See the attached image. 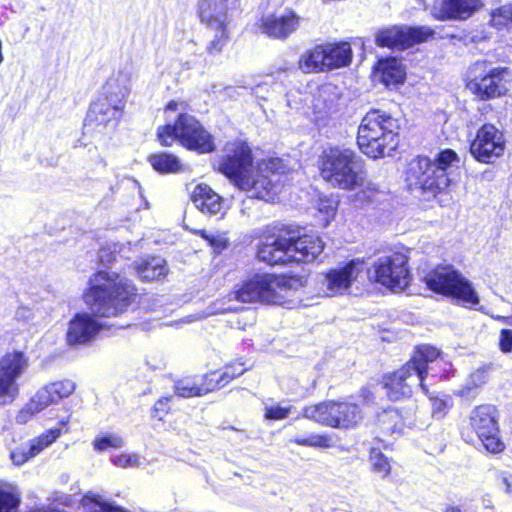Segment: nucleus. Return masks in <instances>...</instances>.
<instances>
[{
	"label": "nucleus",
	"instance_id": "1",
	"mask_svg": "<svg viewBox=\"0 0 512 512\" xmlns=\"http://www.w3.org/2000/svg\"><path fill=\"white\" fill-rule=\"evenodd\" d=\"M219 170L250 197L268 202L273 201L279 193L280 175L286 173L287 167L283 160L271 158L254 168L249 146L235 141L226 146Z\"/></svg>",
	"mask_w": 512,
	"mask_h": 512
},
{
	"label": "nucleus",
	"instance_id": "2",
	"mask_svg": "<svg viewBox=\"0 0 512 512\" xmlns=\"http://www.w3.org/2000/svg\"><path fill=\"white\" fill-rule=\"evenodd\" d=\"M134 283L114 271H99L90 280L85 302L92 314L115 317L124 313L136 297Z\"/></svg>",
	"mask_w": 512,
	"mask_h": 512
},
{
	"label": "nucleus",
	"instance_id": "3",
	"mask_svg": "<svg viewBox=\"0 0 512 512\" xmlns=\"http://www.w3.org/2000/svg\"><path fill=\"white\" fill-rule=\"evenodd\" d=\"M398 120L380 110H371L363 117L357 135L362 153L377 159L390 156L398 146Z\"/></svg>",
	"mask_w": 512,
	"mask_h": 512
},
{
	"label": "nucleus",
	"instance_id": "4",
	"mask_svg": "<svg viewBox=\"0 0 512 512\" xmlns=\"http://www.w3.org/2000/svg\"><path fill=\"white\" fill-rule=\"evenodd\" d=\"M459 162L457 153L451 149L440 151L433 160L417 157L409 164L407 180L411 186L435 195L449 186L451 170Z\"/></svg>",
	"mask_w": 512,
	"mask_h": 512
},
{
	"label": "nucleus",
	"instance_id": "5",
	"mask_svg": "<svg viewBox=\"0 0 512 512\" xmlns=\"http://www.w3.org/2000/svg\"><path fill=\"white\" fill-rule=\"evenodd\" d=\"M320 171L322 178L336 188L354 190L364 182L361 160L349 148L334 147L325 151Z\"/></svg>",
	"mask_w": 512,
	"mask_h": 512
},
{
	"label": "nucleus",
	"instance_id": "6",
	"mask_svg": "<svg viewBox=\"0 0 512 512\" xmlns=\"http://www.w3.org/2000/svg\"><path fill=\"white\" fill-rule=\"evenodd\" d=\"M291 283L284 276L273 274H256L245 280L237 289L228 294V301L242 303L263 302L281 304L290 294Z\"/></svg>",
	"mask_w": 512,
	"mask_h": 512
},
{
	"label": "nucleus",
	"instance_id": "7",
	"mask_svg": "<svg viewBox=\"0 0 512 512\" xmlns=\"http://www.w3.org/2000/svg\"><path fill=\"white\" fill-rule=\"evenodd\" d=\"M157 137L163 146H171L177 140L185 148L199 153H209L215 149L211 134L195 117L186 113L179 114L174 125L159 127Z\"/></svg>",
	"mask_w": 512,
	"mask_h": 512
},
{
	"label": "nucleus",
	"instance_id": "8",
	"mask_svg": "<svg viewBox=\"0 0 512 512\" xmlns=\"http://www.w3.org/2000/svg\"><path fill=\"white\" fill-rule=\"evenodd\" d=\"M157 137L163 146H171L177 140L185 148L199 153H209L215 149L211 134L195 117L186 113L179 114L174 125L159 127Z\"/></svg>",
	"mask_w": 512,
	"mask_h": 512
},
{
	"label": "nucleus",
	"instance_id": "9",
	"mask_svg": "<svg viewBox=\"0 0 512 512\" xmlns=\"http://www.w3.org/2000/svg\"><path fill=\"white\" fill-rule=\"evenodd\" d=\"M157 137L163 146H171L177 140L185 148L199 153H209L215 149L211 134L195 117L186 113L179 114L174 125L159 127Z\"/></svg>",
	"mask_w": 512,
	"mask_h": 512
},
{
	"label": "nucleus",
	"instance_id": "10",
	"mask_svg": "<svg viewBox=\"0 0 512 512\" xmlns=\"http://www.w3.org/2000/svg\"><path fill=\"white\" fill-rule=\"evenodd\" d=\"M432 291L455 297L467 305H477L479 297L472 283L450 265L437 266L424 277Z\"/></svg>",
	"mask_w": 512,
	"mask_h": 512
},
{
	"label": "nucleus",
	"instance_id": "11",
	"mask_svg": "<svg viewBox=\"0 0 512 512\" xmlns=\"http://www.w3.org/2000/svg\"><path fill=\"white\" fill-rule=\"evenodd\" d=\"M303 417L337 429H352L361 423L363 413L358 405L342 401H325L303 409Z\"/></svg>",
	"mask_w": 512,
	"mask_h": 512
},
{
	"label": "nucleus",
	"instance_id": "12",
	"mask_svg": "<svg viewBox=\"0 0 512 512\" xmlns=\"http://www.w3.org/2000/svg\"><path fill=\"white\" fill-rule=\"evenodd\" d=\"M407 262V256L400 252L382 255L374 261L368 276L391 291L401 292L411 280Z\"/></svg>",
	"mask_w": 512,
	"mask_h": 512
},
{
	"label": "nucleus",
	"instance_id": "13",
	"mask_svg": "<svg viewBox=\"0 0 512 512\" xmlns=\"http://www.w3.org/2000/svg\"><path fill=\"white\" fill-rule=\"evenodd\" d=\"M125 104L117 103L113 98L101 94L87 113L84 128L86 133L102 138L111 134L117 127Z\"/></svg>",
	"mask_w": 512,
	"mask_h": 512
},
{
	"label": "nucleus",
	"instance_id": "14",
	"mask_svg": "<svg viewBox=\"0 0 512 512\" xmlns=\"http://www.w3.org/2000/svg\"><path fill=\"white\" fill-rule=\"evenodd\" d=\"M481 71L467 84V88L481 100H488L506 94L511 88V74L505 67H491L477 63Z\"/></svg>",
	"mask_w": 512,
	"mask_h": 512
},
{
	"label": "nucleus",
	"instance_id": "15",
	"mask_svg": "<svg viewBox=\"0 0 512 512\" xmlns=\"http://www.w3.org/2000/svg\"><path fill=\"white\" fill-rule=\"evenodd\" d=\"M381 384L386 396L392 401L411 397L416 388H421L424 393L428 392L424 379L420 376L417 368L408 363L383 375Z\"/></svg>",
	"mask_w": 512,
	"mask_h": 512
},
{
	"label": "nucleus",
	"instance_id": "16",
	"mask_svg": "<svg viewBox=\"0 0 512 512\" xmlns=\"http://www.w3.org/2000/svg\"><path fill=\"white\" fill-rule=\"evenodd\" d=\"M29 360L23 352L6 353L0 358V405L14 401L19 393L17 379L28 368Z\"/></svg>",
	"mask_w": 512,
	"mask_h": 512
},
{
	"label": "nucleus",
	"instance_id": "17",
	"mask_svg": "<svg viewBox=\"0 0 512 512\" xmlns=\"http://www.w3.org/2000/svg\"><path fill=\"white\" fill-rule=\"evenodd\" d=\"M470 424L483 447L490 453H499L504 445L499 438L496 410L491 405H481L474 409Z\"/></svg>",
	"mask_w": 512,
	"mask_h": 512
},
{
	"label": "nucleus",
	"instance_id": "18",
	"mask_svg": "<svg viewBox=\"0 0 512 512\" xmlns=\"http://www.w3.org/2000/svg\"><path fill=\"white\" fill-rule=\"evenodd\" d=\"M505 151V139L492 124H484L478 129L470 143L469 152L475 160L481 163H493Z\"/></svg>",
	"mask_w": 512,
	"mask_h": 512
},
{
	"label": "nucleus",
	"instance_id": "19",
	"mask_svg": "<svg viewBox=\"0 0 512 512\" xmlns=\"http://www.w3.org/2000/svg\"><path fill=\"white\" fill-rule=\"evenodd\" d=\"M433 34L434 31L427 26H393L379 30L376 34V43L380 47H395L403 50L416 43L426 41Z\"/></svg>",
	"mask_w": 512,
	"mask_h": 512
},
{
	"label": "nucleus",
	"instance_id": "20",
	"mask_svg": "<svg viewBox=\"0 0 512 512\" xmlns=\"http://www.w3.org/2000/svg\"><path fill=\"white\" fill-rule=\"evenodd\" d=\"M364 269L363 261L353 259L344 265L328 270L323 281L326 295L336 296L344 294L350 289Z\"/></svg>",
	"mask_w": 512,
	"mask_h": 512
},
{
	"label": "nucleus",
	"instance_id": "21",
	"mask_svg": "<svg viewBox=\"0 0 512 512\" xmlns=\"http://www.w3.org/2000/svg\"><path fill=\"white\" fill-rule=\"evenodd\" d=\"M301 17L292 9L279 14H269L261 20V30L275 39H287L300 25Z\"/></svg>",
	"mask_w": 512,
	"mask_h": 512
},
{
	"label": "nucleus",
	"instance_id": "22",
	"mask_svg": "<svg viewBox=\"0 0 512 512\" xmlns=\"http://www.w3.org/2000/svg\"><path fill=\"white\" fill-rule=\"evenodd\" d=\"M483 6V0H442L432 9L438 20H465Z\"/></svg>",
	"mask_w": 512,
	"mask_h": 512
},
{
	"label": "nucleus",
	"instance_id": "23",
	"mask_svg": "<svg viewBox=\"0 0 512 512\" xmlns=\"http://www.w3.org/2000/svg\"><path fill=\"white\" fill-rule=\"evenodd\" d=\"M101 328L102 324L88 313H78L69 323L67 342L69 345L86 344L95 338Z\"/></svg>",
	"mask_w": 512,
	"mask_h": 512
},
{
	"label": "nucleus",
	"instance_id": "24",
	"mask_svg": "<svg viewBox=\"0 0 512 512\" xmlns=\"http://www.w3.org/2000/svg\"><path fill=\"white\" fill-rule=\"evenodd\" d=\"M257 258L271 266L291 264L289 240L284 237H266L258 245Z\"/></svg>",
	"mask_w": 512,
	"mask_h": 512
},
{
	"label": "nucleus",
	"instance_id": "25",
	"mask_svg": "<svg viewBox=\"0 0 512 512\" xmlns=\"http://www.w3.org/2000/svg\"><path fill=\"white\" fill-rule=\"evenodd\" d=\"M236 0H201L199 17L206 28L228 27L230 20L228 10Z\"/></svg>",
	"mask_w": 512,
	"mask_h": 512
},
{
	"label": "nucleus",
	"instance_id": "26",
	"mask_svg": "<svg viewBox=\"0 0 512 512\" xmlns=\"http://www.w3.org/2000/svg\"><path fill=\"white\" fill-rule=\"evenodd\" d=\"M191 200L199 211L210 216L222 217L228 209L226 200L206 184H199L194 188Z\"/></svg>",
	"mask_w": 512,
	"mask_h": 512
},
{
	"label": "nucleus",
	"instance_id": "27",
	"mask_svg": "<svg viewBox=\"0 0 512 512\" xmlns=\"http://www.w3.org/2000/svg\"><path fill=\"white\" fill-rule=\"evenodd\" d=\"M339 96L331 84L321 86L313 95L312 111L317 123H325L338 112Z\"/></svg>",
	"mask_w": 512,
	"mask_h": 512
},
{
	"label": "nucleus",
	"instance_id": "28",
	"mask_svg": "<svg viewBox=\"0 0 512 512\" xmlns=\"http://www.w3.org/2000/svg\"><path fill=\"white\" fill-rule=\"evenodd\" d=\"M288 240L291 263L312 262L322 253L324 248L320 237L315 235H303L297 239Z\"/></svg>",
	"mask_w": 512,
	"mask_h": 512
},
{
	"label": "nucleus",
	"instance_id": "29",
	"mask_svg": "<svg viewBox=\"0 0 512 512\" xmlns=\"http://www.w3.org/2000/svg\"><path fill=\"white\" fill-rule=\"evenodd\" d=\"M133 77V67L126 65L114 73L103 86L102 94L113 98L117 103L125 104V99L130 93Z\"/></svg>",
	"mask_w": 512,
	"mask_h": 512
},
{
	"label": "nucleus",
	"instance_id": "30",
	"mask_svg": "<svg viewBox=\"0 0 512 512\" xmlns=\"http://www.w3.org/2000/svg\"><path fill=\"white\" fill-rule=\"evenodd\" d=\"M133 270L142 281H160L168 274L166 261L159 256H146L134 262Z\"/></svg>",
	"mask_w": 512,
	"mask_h": 512
},
{
	"label": "nucleus",
	"instance_id": "31",
	"mask_svg": "<svg viewBox=\"0 0 512 512\" xmlns=\"http://www.w3.org/2000/svg\"><path fill=\"white\" fill-rule=\"evenodd\" d=\"M216 380L215 376H209V374L200 379V381L192 378L178 380L174 385L175 394L184 398L205 395L215 390V384L212 382Z\"/></svg>",
	"mask_w": 512,
	"mask_h": 512
},
{
	"label": "nucleus",
	"instance_id": "32",
	"mask_svg": "<svg viewBox=\"0 0 512 512\" xmlns=\"http://www.w3.org/2000/svg\"><path fill=\"white\" fill-rule=\"evenodd\" d=\"M325 54V71L347 66L352 59V50L348 43L322 45Z\"/></svg>",
	"mask_w": 512,
	"mask_h": 512
},
{
	"label": "nucleus",
	"instance_id": "33",
	"mask_svg": "<svg viewBox=\"0 0 512 512\" xmlns=\"http://www.w3.org/2000/svg\"><path fill=\"white\" fill-rule=\"evenodd\" d=\"M377 71L381 82L386 86L403 83L406 75L402 62L395 57L379 60Z\"/></svg>",
	"mask_w": 512,
	"mask_h": 512
},
{
	"label": "nucleus",
	"instance_id": "34",
	"mask_svg": "<svg viewBox=\"0 0 512 512\" xmlns=\"http://www.w3.org/2000/svg\"><path fill=\"white\" fill-rule=\"evenodd\" d=\"M322 45H317L305 51L298 62L299 69L304 73H318L325 71V54Z\"/></svg>",
	"mask_w": 512,
	"mask_h": 512
},
{
	"label": "nucleus",
	"instance_id": "35",
	"mask_svg": "<svg viewBox=\"0 0 512 512\" xmlns=\"http://www.w3.org/2000/svg\"><path fill=\"white\" fill-rule=\"evenodd\" d=\"M439 355L440 352L435 347L422 345L416 349L413 356L407 363L417 368L420 376L425 380L429 363L434 362Z\"/></svg>",
	"mask_w": 512,
	"mask_h": 512
},
{
	"label": "nucleus",
	"instance_id": "36",
	"mask_svg": "<svg viewBox=\"0 0 512 512\" xmlns=\"http://www.w3.org/2000/svg\"><path fill=\"white\" fill-rule=\"evenodd\" d=\"M151 166L162 174L178 173L184 170L183 164L173 154L162 152L149 157Z\"/></svg>",
	"mask_w": 512,
	"mask_h": 512
},
{
	"label": "nucleus",
	"instance_id": "37",
	"mask_svg": "<svg viewBox=\"0 0 512 512\" xmlns=\"http://www.w3.org/2000/svg\"><path fill=\"white\" fill-rule=\"evenodd\" d=\"M131 243L124 244H113V246L103 247L99 251V260L104 266H110L113 263L118 262L119 259L131 257Z\"/></svg>",
	"mask_w": 512,
	"mask_h": 512
},
{
	"label": "nucleus",
	"instance_id": "38",
	"mask_svg": "<svg viewBox=\"0 0 512 512\" xmlns=\"http://www.w3.org/2000/svg\"><path fill=\"white\" fill-rule=\"evenodd\" d=\"M83 506L87 512H129L127 509L112 504L101 495L89 493L83 498Z\"/></svg>",
	"mask_w": 512,
	"mask_h": 512
},
{
	"label": "nucleus",
	"instance_id": "39",
	"mask_svg": "<svg viewBox=\"0 0 512 512\" xmlns=\"http://www.w3.org/2000/svg\"><path fill=\"white\" fill-rule=\"evenodd\" d=\"M380 428L387 434L401 433L404 421L400 412L395 408L384 410L378 417Z\"/></svg>",
	"mask_w": 512,
	"mask_h": 512
},
{
	"label": "nucleus",
	"instance_id": "40",
	"mask_svg": "<svg viewBox=\"0 0 512 512\" xmlns=\"http://www.w3.org/2000/svg\"><path fill=\"white\" fill-rule=\"evenodd\" d=\"M61 434L62 429L52 428L31 439L29 443H27L30 449V455L35 457L40 454L45 448L52 445L61 436Z\"/></svg>",
	"mask_w": 512,
	"mask_h": 512
},
{
	"label": "nucleus",
	"instance_id": "41",
	"mask_svg": "<svg viewBox=\"0 0 512 512\" xmlns=\"http://www.w3.org/2000/svg\"><path fill=\"white\" fill-rule=\"evenodd\" d=\"M291 442L312 448H330L333 446V440L328 434L311 433L307 436L299 435L291 439Z\"/></svg>",
	"mask_w": 512,
	"mask_h": 512
},
{
	"label": "nucleus",
	"instance_id": "42",
	"mask_svg": "<svg viewBox=\"0 0 512 512\" xmlns=\"http://www.w3.org/2000/svg\"><path fill=\"white\" fill-rule=\"evenodd\" d=\"M228 27L207 28L213 37L208 43L206 50L210 55H217L222 52L229 40Z\"/></svg>",
	"mask_w": 512,
	"mask_h": 512
},
{
	"label": "nucleus",
	"instance_id": "43",
	"mask_svg": "<svg viewBox=\"0 0 512 512\" xmlns=\"http://www.w3.org/2000/svg\"><path fill=\"white\" fill-rule=\"evenodd\" d=\"M245 370H246V368L243 367L242 363H236V364L227 365L224 368L223 372H221V373H219V372L209 373V376L216 377L217 380L212 383L215 384V389H217V388L225 386L235 377L242 375L245 372Z\"/></svg>",
	"mask_w": 512,
	"mask_h": 512
},
{
	"label": "nucleus",
	"instance_id": "44",
	"mask_svg": "<svg viewBox=\"0 0 512 512\" xmlns=\"http://www.w3.org/2000/svg\"><path fill=\"white\" fill-rule=\"evenodd\" d=\"M93 447L97 452H104L109 448L119 449L125 445L124 439L116 433H105L93 440Z\"/></svg>",
	"mask_w": 512,
	"mask_h": 512
},
{
	"label": "nucleus",
	"instance_id": "45",
	"mask_svg": "<svg viewBox=\"0 0 512 512\" xmlns=\"http://www.w3.org/2000/svg\"><path fill=\"white\" fill-rule=\"evenodd\" d=\"M494 370L493 364H484L479 368L475 369L466 380V387L473 389L481 387L486 384L491 377V373Z\"/></svg>",
	"mask_w": 512,
	"mask_h": 512
},
{
	"label": "nucleus",
	"instance_id": "46",
	"mask_svg": "<svg viewBox=\"0 0 512 512\" xmlns=\"http://www.w3.org/2000/svg\"><path fill=\"white\" fill-rule=\"evenodd\" d=\"M490 22L497 29L512 30V4L504 5L492 11Z\"/></svg>",
	"mask_w": 512,
	"mask_h": 512
},
{
	"label": "nucleus",
	"instance_id": "47",
	"mask_svg": "<svg viewBox=\"0 0 512 512\" xmlns=\"http://www.w3.org/2000/svg\"><path fill=\"white\" fill-rule=\"evenodd\" d=\"M19 503L20 494L14 488H0V512H14Z\"/></svg>",
	"mask_w": 512,
	"mask_h": 512
},
{
	"label": "nucleus",
	"instance_id": "48",
	"mask_svg": "<svg viewBox=\"0 0 512 512\" xmlns=\"http://www.w3.org/2000/svg\"><path fill=\"white\" fill-rule=\"evenodd\" d=\"M49 388L51 389V393L53 394L56 402L60 401L63 398L69 397L76 388L75 383L72 380L64 379L57 382L49 383Z\"/></svg>",
	"mask_w": 512,
	"mask_h": 512
},
{
	"label": "nucleus",
	"instance_id": "49",
	"mask_svg": "<svg viewBox=\"0 0 512 512\" xmlns=\"http://www.w3.org/2000/svg\"><path fill=\"white\" fill-rule=\"evenodd\" d=\"M30 401L40 411H43L46 407H48L51 404L57 403L53 394L51 393V389L49 388L48 384L38 389L34 396L30 399Z\"/></svg>",
	"mask_w": 512,
	"mask_h": 512
},
{
	"label": "nucleus",
	"instance_id": "50",
	"mask_svg": "<svg viewBox=\"0 0 512 512\" xmlns=\"http://www.w3.org/2000/svg\"><path fill=\"white\" fill-rule=\"evenodd\" d=\"M370 461L374 472L381 474L382 477L389 475L391 466L388 459L377 449H372Z\"/></svg>",
	"mask_w": 512,
	"mask_h": 512
},
{
	"label": "nucleus",
	"instance_id": "51",
	"mask_svg": "<svg viewBox=\"0 0 512 512\" xmlns=\"http://www.w3.org/2000/svg\"><path fill=\"white\" fill-rule=\"evenodd\" d=\"M110 461L120 468L137 467L142 463L141 457L136 453L115 455L110 458Z\"/></svg>",
	"mask_w": 512,
	"mask_h": 512
},
{
	"label": "nucleus",
	"instance_id": "52",
	"mask_svg": "<svg viewBox=\"0 0 512 512\" xmlns=\"http://www.w3.org/2000/svg\"><path fill=\"white\" fill-rule=\"evenodd\" d=\"M337 203L334 199L329 197L320 198L318 201L317 209L323 215V221L327 224L334 216Z\"/></svg>",
	"mask_w": 512,
	"mask_h": 512
},
{
	"label": "nucleus",
	"instance_id": "53",
	"mask_svg": "<svg viewBox=\"0 0 512 512\" xmlns=\"http://www.w3.org/2000/svg\"><path fill=\"white\" fill-rule=\"evenodd\" d=\"M41 412L31 401L26 403L16 414L15 421L17 424L24 425Z\"/></svg>",
	"mask_w": 512,
	"mask_h": 512
},
{
	"label": "nucleus",
	"instance_id": "54",
	"mask_svg": "<svg viewBox=\"0 0 512 512\" xmlns=\"http://www.w3.org/2000/svg\"><path fill=\"white\" fill-rule=\"evenodd\" d=\"M291 407H283L279 404L265 406V418L269 420H282L288 417Z\"/></svg>",
	"mask_w": 512,
	"mask_h": 512
},
{
	"label": "nucleus",
	"instance_id": "55",
	"mask_svg": "<svg viewBox=\"0 0 512 512\" xmlns=\"http://www.w3.org/2000/svg\"><path fill=\"white\" fill-rule=\"evenodd\" d=\"M33 457V455H30V449L27 444L19 446L11 452V459L18 466L23 465Z\"/></svg>",
	"mask_w": 512,
	"mask_h": 512
},
{
	"label": "nucleus",
	"instance_id": "56",
	"mask_svg": "<svg viewBox=\"0 0 512 512\" xmlns=\"http://www.w3.org/2000/svg\"><path fill=\"white\" fill-rule=\"evenodd\" d=\"M172 398L173 396H164L157 400L152 409V416L161 420L168 413Z\"/></svg>",
	"mask_w": 512,
	"mask_h": 512
},
{
	"label": "nucleus",
	"instance_id": "57",
	"mask_svg": "<svg viewBox=\"0 0 512 512\" xmlns=\"http://www.w3.org/2000/svg\"><path fill=\"white\" fill-rule=\"evenodd\" d=\"M225 300H217L211 304L205 311L203 317H209L217 314H223L231 311H236L237 308L231 305L226 306Z\"/></svg>",
	"mask_w": 512,
	"mask_h": 512
},
{
	"label": "nucleus",
	"instance_id": "58",
	"mask_svg": "<svg viewBox=\"0 0 512 512\" xmlns=\"http://www.w3.org/2000/svg\"><path fill=\"white\" fill-rule=\"evenodd\" d=\"M499 347L502 352L509 353L512 351V330L502 329L499 337Z\"/></svg>",
	"mask_w": 512,
	"mask_h": 512
},
{
	"label": "nucleus",
	"instance_id": "59",
	"mask_svg": "<svg viewBox=\"0 0 512 512\" xmlns=\"http://www.w3.org/2000/svg\"><path fill=\"white\" fill-rule=\"evenodd\" d=\"M15 319L18 322L29 323L34 319V311L28 306H20L15 312Z\"/></svg>",
	"mask_w": 512,
	"mask_h": 512
},
{
	"label": "nucleus",
	"instance_id": "60",
	"mask_svg": "<svg viewBox=\"0 0 512 512\" xmlns=\"http://www.w3.org/2000/svg\"><path fill=\"white\" fill-rule=\"evenodd\" d=\"M432 401V415L437 418H442L447 411L446 401L438 398H431Z\"/></svg>",
	"mask_w": 512,
	"mask_h": 512
},
{
	"label": "nucleus",
	"instance_id": "61",
	"mask_svg": "<svg viewBox=\"0 0 512 512\" xmlns=\"http://www.w3.org/2000/svg\"><path fill=\"white\" fill-rule=\"evenodd\" d=\"M186 109V104L184 102H179L172 100L166 106V112L170 111H179L180 114Z\"/></svg>",
	"mask_w": 512,
	"mask_h": 512
},
{
	"label": "nucleus",
	"instance_id": "62",
	"mask_svg": "<svg viewBox=\"0 0 512 512\" xmlns=\"http://www.w3.org/2000/svg\"><path fill=\"white\" fill-rule=\"evenodd\" d=\"M361 395L367 402L374 398L372 392L368 388H363L361 391Z\"/></svg>",
	"mask_w": 512,
	"mask_h": 512
},
{
	"label": "nucleus",
	"instance_id": "63",
	"mask_svg": "<svg viewBox=\"0 0 512 512\" xmlns=\"http://www.w3.org/2000/svg\"><path fill=\"white\" fill-rule=\"evenodd\" d=\"M496 320L501 321L502 323L506 325H512V315L511 316H496Z\"/></svg>",
	"mask_w": 512,
	"mask_h": 512
},
{
	"label": "nucleus",
	"instance_id": "64",
	"mask_svg": "<svg viewBox=\"0 0 512 512\" xmlns=\"http://www.w3.org/2000/svg\"><path fill=\"white\" fill-rule=\"evenodd\" d=\"M198 233L201 235V237L207 239L208 241H210V243H213L212 239L206 234V232L204 230H200V231H198Z\"/></svg>",
	"mask_w": 512,
	"mask_h": 512
}]
</instances>
